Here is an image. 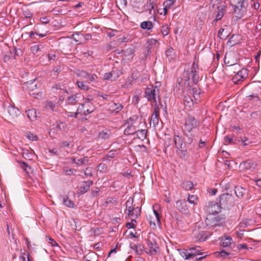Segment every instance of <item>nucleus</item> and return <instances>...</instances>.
<instances>
[{"instance_id": "obj_22", "label": "nucleus", "mask_w": 261, "mask_h": 261, "mask_svg": "<svg viewBox=\"0 0 261 261\" xmlns=\"http://www.w3.org/2000/svg\"><path fill=\"white\" fill-rule=\"evenodd\" d=\"M25 86L27 87L28 90V92L30 95H36L37 92L35 91L37 89V84L34 82H28L25 83Z\"/></svg>"}, {"instance_id": "obj_8", "label": "nucleus", "mask_w": 261, "mask_h": 261, "mask_svg": "<svg viewBox=\"0 0 261 261\" xmlns=\"http://www.w3.org/2000/svg\"><path fill=\"white\" fill-rule=\"evenodd\" d=\"M204 210L208 215L218 214L221 212V207L217 202L210 201L206 204Z\"/></svg>"}, {"instance_id": "obj_25", "label": "nucleus", "mask_w": 261, "mask_h": 261, "mask_svg": "<svg viewBox=\"0 0 261 261\" xmlns=\"http://www.w3.org/2000/svg\"><path fill=\"white\" fill-rule=\"evenodd\" d=\"M111 132L108 129H105L99 132L98 138L101 140H106L109 139L111 135Z\"/></svg>"}, {"instance_id": "obj_47", "label": "nucleus", "mask_w": 261, "mask_h": 261, "mask_svg": "<svg viewBox=\"0 0 261 261\" xmlns=\"http://www.w3.org/2000/svg\"><path fill=\"white\" fill-rule=\"evenodd\" d=\"M192 94L193 95V97H194L195 99L196 100L197 99L196 96L198 97L200 92L199 91V89L197 88H193L192 89Z\"/></svg>"}, {"instance_id": "obj_31", "label": "nucleus", "mask_w": 261, "mask_h": 261, "mask_svg": "<svg viewBox=\"0 0 261 261\" xmlns=\"http://www.w3.org/2000/svg\"><path fill=\"white\" fill-rule=\"evenodd\" d=\"M232 241V239L230 237H226L224 238H222L221 240V245L223 247H228L229 246Z\"/></svg>"}, {"instance_id": "obj_43", "label": "nucleus", "mask_w": 261, "mask_h": 261, "mask_svg": "<svg viewBox=\"0 0 261 261\" xmlns=\"http://www.w3.org/2000/svg\"><path fill=\"white\" fill-rule=\"evenodd\" d=\"M184 103L185 105L190 107L191 105L193 104V101L190 96H186L184 98Z\"/></svg>"}, {"instance_id": "obj_32", "label": "nucleus", "mask_w": 261, "mask_h": 261, "mask_svg": "<svg viewBox=\"0 0 261 261\" xmlns=\"http://www.w3.org/2000/svg\"><path fill=\"white\" fill-rule=\"evenodd\" d=\"M85 75L84 77L87 79L89 82H96L98 77L95 74H89L86 72H84Z\"/></svg>"}, {"instance_id": "obj_10", "label": "nucleus", "mask_w": 261, "mask_h": 261, "mask_svg": "<svg viewBox=\"0 0 261 261\" xmlns=\"http://www.w3.org/2000/svg\"><path fill=\"white\" fill-rule=\"evenodd\" d=\"M184 135L187 138L186 140V143L187 147L189 149V151L194 152L195 143L194 141L196 142V140L194 139L195 136L194 132H184Z\"/></svg>"}, {"instance_id": "obj_9", "label": "nucleus", "mask_w": 261, "mask_h": 261, "mask_svg": "<svg viewBox=\"0 0 261 261\" xmlns=\"http://www.w3.org/2000/svg\"><path fill=\"white\" fill-rule=\"evenodd\" d=\"M149 253L151 254H156L159 251V246L156 241V236L154 234H150L147 240Z\"/></svg>"}, {"instance_id": "obj_58", "label": "nucleus", "mask_w": 261, "mask_h": 261, "mask_svg": "<svg viewBox=\"0 0 261 261\" xmlns=\"http://www.w3.org/2000/svg\"><path fill=\"white\" fill-rule=\"evenodd\" d=\"M61 67L58 65L54 67L52 72H53L55 75H57L59 73L61 72Z\"/></svg>"}, {"instance_id": "obj_61", "label": "nucleus", "mask_w": 261, "mask_h": 261, "mask_svg": "<svg viewBox=\"0 0 261 261\" xmlns=\"http://www.w3.org/2000/svg\"><path fill=\"white\" fill-rule=\"evenodd\" d=\"M153 212L155 216V218L156 219L157 223L158 224H161V221H160V216L159 213L157 212V211L153 210Z\"/></svg>"}, {"instance_id": "obj_30", "label": "nucleus", "mask_w": 261, "mask_h": 261, "mask_svg": "<svg viewBox=\"0 0 261 261\" xmlns=\"http://www.w3.org/2000/svg\"><path fill=\"white\" fill-rule=\"evenodd\" d=\"M153 24L150 21H145L141 23L140 27L142 29L150 30L153 28Z\"/></svg>"}, {"instance_id": "obj_45", "label": "nucleus", "mask_w": 261, "mask_h": 261, "mask_svg": "<svg viewBox=\"0 0 261 261\" xmlns=\"http://www.w3.org/2000/svg\"><path fill=\"white\" fill-rule=\"evenodd\" d=\"M121 52L123 53L124 55L127 56L133 55L134 53V50L132 48H128L125 50H122Z\"/></svg>"}, {"instance_id": "obj_3", "label": "nucleus", "mask_w": 261, "mask_h": 261, "mask_svg": "<svg viewBox=\"0 0 261 261\" xmlns=\"http://www.w3.org/2000/svg\"><path fill=\"white\" fill-rule=\"evenodd\" d=\"M133 198H129L126 201L125 213L132 218H137L140 215L141 210L139 206L135 207V205H133Z\"/></svg>"}, {"instance_id": "obj_20", "label": "nucleus", "mask_w": 261, "mask_h": 261, "mask_svg": "<svg viewBox=\"0 0 261 261\" xmlns=\"http://www.w3.org/2000/svg\"><path fill=\"white\" fill-rule=\"evenodd\" d=\"M234 192L236 196L238 198H243L248 192V190L243 188L241 186H236L234 188Z\"/></svg>"}, {"instance_id": "obj_13", "label": "nucleus", "mask_w": 261, "mask_h": 261, "mask_svg": "<svg viewBox=\"0 0 261 261\" xmlns=\"http://www.w3.org/2000/svg\"><path fill=\"white\" fill-rule=\"evenodd\" d=\"M256 166V163L251 160H247L241 163L240 165V167L243 171L253 170Z\"/></svg>"}, {"instance_id": "obj_35", "label": "nucleus", "mask_w": 261, "mask_h": 261, "mask_svg": "<svg viewBox=\"0 0 261 261\" xmlns=\"http://www.w3.org/2000/svg\"><path fill=\"white\" fill-rule=\"evenodd\" d=\"M198 201V197L196 195H188V201L191 203L193 204H197Z\"/></svg>"}, {"instance_id": "obj_12", "label": "nucleus", "mask_w": 261, "mask_h": 261, "mask_svg": "<svg viewBox=\"0 0 261 261\" xmlns=\"http://www.w3.org/2000/svg\"><path fill=\"white\" fill-rule=\"evenodd\" d=\"M226 12V6L224 3H222L217 7V13L212 23L214 24V23H216L218 21L220 20Z\"/></svg>"}, {"instance_id": "obj_51", "label": "nucleus", "mask_w": 261, "mask_h": 261, "mask_svg": "<svg viewBox=\"0 0 261 261\" xmlns=\"http://www.w3.org/2000/svg\"><path fill=\"white\" fill-rule=\"evenodd\" d=\"M75 170L73 169H66L64 170V173L67 175H74Z\"/></svg>"}, {"instance_id": "obj_49", "label": "nucleus", "mask_w": 261, "mask_h": 261, "mask_svg": "<svg viewBox=\"0 0 261 261\" xmlns=\"http://www.w3.org/2000/svg\"><path fill=\"white\" fill-rule=\"evenodd\" d=\"M136 218H132V222L129 223H127L126 224V227L128 228H135L136 227V225L135 224V223H136Z\"/></svg>"}, {"instance_id": "obj_52", "label": "nucleus", "mask_w": 261, "mask_h": 261, "mask_svg": "<svg viewBox=\"0 0 261 261\" xmlns=\"http://www.w3.org/2000/svg\"><path fill=\"white\" fill-rule=\"evenodd\" d=\"M161 33L164 36H167L169 34L168 27L167 25H164L161 28Z\"/></svg>"}, {"instance_id": "obj_59", "label": "nucleus", "mask_w": 261, "mask_h": 261, "mask_svg": "<svg viewBox=\"0 0 261 261\" xmlns=\"http://www.w3.org/2000/svg\"><path fill=\"white\" fill-rule=\"evenodd\" d=\"M100 192V189L99 188H95V189L92 190L91 191V194L92 196L96 197L98 196L99 193Z\"/></svg>"}, {"instance_id": "obj_39", "label": "nucleus", "mask_w": 261, "mask_h": 261, "mask_svg": "<svg viewBox=\"0 0 261 261\" xmlns=\"http://www.w3.org/2000/svg\"><path fill=\"white\" fill-rule=\"evenodd\" d=\"M192 254H193L192 253V250L190 251H190H189V250H185L181 253L182 256L183 257H185L186 259H188L192 258Z\"/></svg>"}, {"instance_id": "obj_23", "label": "nucleus", "mask_w": 261, "mask_h": 261, "mask_svg": "<svg viewBox=\"0 0 261 261\" xmlns=\"http://www.w3.org/2000/svg\"><path fill=\"white\" fill-rule=\"evenodd\" d=\"M7 111L10 116L12 118H15L19 114V110L18 109L11 105H9L8 106Z\"/></svg>"}, {"instance_id": "obj_55", "label": "nucleus", "mask_w": 261, "mask_h": 261, "mask_svg": "<svg viewBox=\"0 0 261 261\" xmlns=\"http://www.w3.org/2000/svg\"><path fill=\"white\" fill-rule=\"evenodd\" d=\"M84 174L86 177H91L92 176V169L91 168H87L85 169Z\"/></svg>"}, {"instance_id": "obj_56", "label": "nucleus", "mask_w": 261, "mask_h": 261, "mask_svg": "<svg viewBox=\"0 0 261 261\" xmlns=\"http://www.w3.org/2000/svg\"><path fill=\"white\" fill-rule=\"evenodd\" d=\"M137 119V117L136 116H133L132 117H130L128 119L126 120V124H131L134 125V123L135 121Z\"/></svg>"}, {"instance_id": "obj_48", "label": "nucleus", "mask_w": 261, "mask_h": 261, "mask_svg": "<svg viewBox=\"0 0 261 261\" xmlns=\"http://www.w3.org/2000/svg\"><path fill=\"white\" fill-rule=\"evenodd\" d=\"M35 34H36L40 37H44L46 36V34H38L37 32L32 31L30 33V37L33 39H36V37H35Z\"/></svg>"}, {"instance_id": "obj_2", "label": "nucleus", "mask_w": 261, "mask_h": 261, "mask_svg": "<svg viewBox=\"0 0 261 261\" xmlns=\"http://www.w3.org/2000/svg\"><path fill=\"white\" fill-rule=\"evenodd\" d=\"M184 132H195L200 126L199 122L192 115H188L185 118Z\"/></svg>"}, {"instance_id": "obj_16", "label": "nucleus", "mask_w": 261, "mask_h": 261, "mask_svg": "<svg viewBox=\"0 0 261 261\" xmlns=\"http://www.w3.org/2000/svg\"><path fill=\"white\" fill-rule=\"evenodd\" d=\"M192 258H195V259L196 260H201L202 259L205 258L206 255L201 256L200 257H197V255H202L200 251V247L198 246H196L195 247H191L189 248V251H192Z\"/></svg>"}, {"instance_id": "obj_46", "label": "nucleus", "mask_w": 261, "mask_h": 261, "mask_svg": "<svg viewBox=\"0 0 261 261\" xmlns=\"http://www.w3.org/2000/svg\"><path fill=\"white\" fill-rule=\"evenodd\" d=\"M46 107L47 108H49L52 111H56V104L54 103V102H51V101H48L47 102V104H46Z\"/></svg>"}, {"instance_id": "obj_33", "label": "nucleus", "mask_w": 261, "mask_h": 261, "mask_svg": "<svg viewBox=\"0 0 261 261\" xmlns=\"http://www.w3.org/2000/svg\"><path fill=\"white\" fill-rule=\"evenodd\" d=\"M77 96L76 95H73L68 96L67 98V102L69 105H75L77 103L78 100L77 99Z\"/></svg>"}, {"instance_id": "obj_34", "label": "nucleus", "mask_w": 261, "mask_h": 261, "mask_svg": "<svg viewBox=\"0 0 261 261\" xmlns=\"http://www.w3.org/2000/svg\"><path fill=\"white\" fill-rule=\"evenodd\" d=\"M43 48V46L41 44H38L34 45L31 47V51L34 54H37L39 51L41 50Z\"/></svg>"}, {"instance_id": "obj_4", "label": "nucleus", "mask_w": 261, "mask_h": 261, "mask_svg": "<svg viewBox=\"0 0 261 261\" xmlns=\"http://www.w3.org/2000/svg\"><path fill=\"white\" fill-rule=\"evenodd\" d=\"M226 217L224 215L211 214L207 215L205 223L207 226H220L225 222Z\"/></svg>"}, {"instance_id": "obj_18", "label": "nucleus", "mask_w": 261, "mask_h": 261, "mask_svg": "<svg viewBox=\"0 0 261 261\" xmlns=\"http://www.w3.org/2000/svg\"><path fill=\"white\" fill-rule=\"evenodd\" d=\"M177 208L182 213L188 214L189 212L185 200H179L176 202Z\"/></svg>"}, {"instance_id": "obj_26", "label": "nucleus", "mask_w": 261, "mask_h": 261, "mask_svg": "<svg viewBox=\"0 0 261 261\" xmlns=\"http://www.w3.org/2000/svg\"><path fill=\"white\" fill-rule=\"evenodd\" d=\"M147 132V129H138L136 131L135 135H136L137 138L141 140H144L146 138Z\"/></svg>"}, {"instance_id": "obj_41", "label": "nucleus", "mask_w": 261, "mask_h": 261, "mask_svg": "<svg viewBox=\"0 0 261 261\" xmlns=\"http://www.w3.org/2000/svg\"><path fill=\"white\" fill-rule=\"evenodd\" d=\"M250 221H251V220L243 219L239 225L240 228H245L246 226L250 224Z\"/></svg>"}, {"instance_id": "obj_42", "label": "nucleus", "mask_w": 261, "mask_h": 261, "mask_svg": "<svg viewBox=\"0 0 261 261\" xmlns=\"http://www.w3.org/2000/svg\"><path fill=\"white\" fill-rule=\"evenodd\" d=\"M66 126L65 123L63 122H60L57 123L55 127L53 128L54 129H56L57 131L63 130Z\"/></svg>"}, {"instance_id": "obj_54", "label": "nucleus", "mask_w": 261, "mask_h": 261, "mask_svg": "<svg viewBox=\"0 0 261 261\" xmlns=\"http://www.w3.org/2000/svg\"><path fill=\"white\" fill-rule=\"evenodd\" d=\"M98 168L100 172H105L107 170V166L104 163H100L98 165Z\"/></svg>"}, {"instance_id": "obj_44", "label": "nucleus", "mask_w": 261, "mask_h": 261, "mask_svg": "<svg viewBox=\"0 0 261 261\" xmlns=\"http://www.w3.org/2000/svg\"><path fill=\"white\" fill-rule=\"evenodd\" d=\"M224 143L225 144H234L236 143L235 141L233 140L232 138L229 136H226L224 137Z\"/></svg>"}, {"instance_id": "obj_63", "label": "nucleus", "mask_w": 261, "mask_h": 261, "mask_svg": "<svg viewBox=\"0 0 261 261\" xmlns=\"http://www.w3.org/2000/svg\"><path fill=\"white\" fill-rule=\"evenodd\" d=\"M117 31L116 30H110V32H107L108 36L110 37H113L115 35L116 33H117Z\"/></svg>"}, {"instance_id": "obj_27", "label": "nucleus", "mask_w": 261, "mask_h": 261, "mask_svg": "<svg viewBox=\"0 0 261 261\" xmlns=\"http://www.w3.org/2000/svg\"><path fill=\"white\" fill-rule=\"evenodd\" d=\"M25 112L28 118L31 121H34L36 119L37 115L35 109H32L26 111Z\"/></svg>"}, {"instance_id": "obj_53", "label": "nucleus", "mask_w": 261, "mask_h": 261, "mask_svg": "<svg viewBox=\"0 0 261 261\" xmlns=\"http://www.w3.org/2000/svg\"><path fill=\"white\" fill-rule=\"evenodd\" d=\"M105 203L106 204H112L115 205L117 202L114 198H108L107 199Z\"/></svg>"}, {"instance_id": "obj_57", "label": "nucleus", "mask_w": 261, "mask_h": 261, "mask_svg": "<svg viewBox=\"0 0 261 261\" xmlns=\"http://www.w3.org/2000/svg\"><path fill=\"white\" fill-rule=\"evenodd\" d=\"M27 137L28 139L32 141H35L37 140V136L36 135H34V134L29 133L27 134Z\"/></svg>"}, {"instance_id": "obj_21", "label": "nucleus", "mask_w": 261, "mask_h": 261, "mask_svg": "<svg viewBox=\"0 0 261 261\" xmlns=\"http://www.w3.org/2000/svg\"><path fill=\"white\" fill-rule=\"evenodd\" d=\"M92 185L93 181L91 180L83 182L79 189L81 194H85L88 191Z\"/></svg>"}, {"instance_id": "obj_19", "label": "nucleus", "mask_w": 261, "mask_h": 261, "mask_svg": "<svg viewBox=\"0 0 261 261\" xmlns=\"http://www.w3.org/2000/svg\"><path fill=\"white\" fill-rule=\"evenodd\" d=\"M153 113L151 117V122L155 126L159 122V118L160 116V109L158 104H154Z\"/></svg>"}, {"instance_id": "obj_6", "label": "nucleus", "mask_w": 261, "mask_h": 261, "mask_svg": "<svg viewBox=\"0 0 261 261\" xmlns=\"http://www.w3.org/2000/svg\"><path fill=\"white\" fill-rule=\"evenodd\" d=\"M192 234L195 241L204 242L212 234V233L210 231H204L200 228L198 227L193 230Z\"/></svg>"}, {"instance_id": "obj_40", "label": "nucleus", "mask_w": 261, "mask_h": 261, "mask_svg": "<svg viewBox=\"0 0 261 261\" xmlns=\"http://www.w3.org/2000/svg\"><path fill=\"white\" fill-rule=\"evenodd\" d=\"M88 160L87 157L85 156L83 158L81 159H77V161L76 164L78 166H81L84 164H88Z\"/></svg>"}, {"instance_id": "obj_62", "label": "nucleus", "mask_w": 261, "mask_h": 261, "mask_svg": "<svg viewBox=\"0 0 261 261\" xmlns=\"http://www.w3.org/2000/svg\"><path fill=\"white\" fill-rule=\"evenodd\" d=\"M216 253L220 254L221 257H223L224 258L226 257L229 254V253L226 252L225 250H222L221 252H216Z\"/></svg>"}, {"instance_id": "obj_36", "label": "nucleus", "mask_w": 261, "mask_h": 261, "mask_svg": "<svg viewBox=\"0 0 261 261\" xmlns=\"http://www.w3.org/2000/svg\"><path fill=\"white\" fill-rule=\"evenodd\" d=\"M76 84L77 85V86L79 88L83 90H89V86L86 84V82L83 81H77Z\"/></svg>"}, {"instance_id": "obj_7", "label": "nucleus", "mask_w": 261, "mask_h": 261, "mask_svg": "<svg viewBox=\"0 0 261 261\" xmlns=\"http://www.w3.org/2000/svg\"><path fill=\"white\" fill-rule=\"evenodd\" d=\"M233 198L231 194L225 193L221 195L219 197V205L221 207L228 208L229 206L233 205Z\"/></svg>"}, {"instance_id": "obj_1", "label": "nucleus", "mask_w": 261, "mask_h": 261, "mask_svg": "<svg viewBox=\"0 0 261 261\" xmlns=\"http://www.w3.org/2000/svg\"><path fill=\"white\" fill-rule=\"evenodd\" d=\"M198 72L199 68L198 63L194 61L190 69L184 70L183 76L186 81H189L191 75L193 83L196 84L199 79Z\"/></svg>"}, {"instance_id": "obj_24", "label": "nucleus", "mask_w": 261, "mask_h": 261, "mask_svg": "<svg viewBox=\"0 0 261 261\" xmlns=\"http://www.w3.org/2000/svg\"><path fill=\"white\" fill-rule=\"evenodd\" d=\"M127 126L124 129V133L126 135H134L136 133V128L134 125L127 124Z\"/></svg>"}, {"instance_id": "obj_38", "label": "nucleus", "mask_w": 261, "mask_h": 261, "mask_svg": "<svg viewBox=\"0 0 261 261\" xmlns=\"http://www.w3.org/2000/svg\"><path fill=\"white\" fill-rule=\"evenodd\" d=\"M63 203L67 207H73L74 205V203L73 201L69 199V198L66 196L64 197L63 199Z\"/></svg>"}, {"instance_id": "obj_15", "label": "nucleus", "mask_w": 261, "mask_h": 261, "mask_svg": "<svg viewBox=\"0 0 261 261\" xmlns=\"http://www.w3.org/2000/svg\"><path fill=\"white\" fill-rule=\"evenodd\" d=\"M244 0H229L230 5L233 7L234 12L240 13L241 8L243 7Z\"/></svg>"}, {"instance_id": "obj_60", "label": "nucleus", "mask_w": 261, "mask_h": 261, "mask_svg": "<svg viewBox=\"0 0 261 261\" xmlns=\"http://www.w3.org/2000/svg\"><path fill=\"white\" fill-rule=\"evenodd\" d=\"M98 95V96L101 97L105 100H109L111 98V96L109 95H107V94L99 93Z\"/></svg>"}, {"instance_id": "obj_11", "label": "nucleus", "mask_w": 261, "mask_h": 261, "mask_svg": "<svg viewBox=\"0 0 261 261\" xmlns=\"http://www.w3.org/2000/svg\"><path fill=\"white\" fill-rule=\"evenodd\" d=\"M248 75V70L242 68L238 71L232 78V81L234 84H238L240 81H243Z\"/></svg>"}, {"instance_id": "obj_17", "label": "nucleus", "mask_w": 261, "mask_h": 261, "mask_svg": "<svg viewBox=\"0 0 261 261\" xmlns=\"http://www.w3.org/2000/svg\"><path fill=\"white\" fill-rule=\"evenodd\" d=\"M177 148V154L181 159L186 160L188 156V150L186 146L185 143L176 146Z\"/></svg>"}, {"instance_id": "obj_14", "label": "nucleus", "mask_w": 261, "mask_h": 261, "mask_svg": "<svg viewBox=\"0 0 261 261\" xmlns=\"http://www.w3.org/2000/svg\"><path fill=\"white\" fill-rule=\"evenodd\" d=\"M108 106V110L111 113L117 114L123 108V106L121 103H115L114 102L109 103Z\"/></svg>"}, {"instance_id": "obj_29", "label": "nucleus", "mask_w": 261, "mask_h": 261, "mask_svg": "<svg viewBox=\"0 0 261 261\" xmlns=\"http://www.w3.org/2000/svg\"><path fill=\"white\" fill-rule=\"evenodd\" d=\"M181 187L185 190L188 191L192 190L193 189L194 185L193 182L191 181H185L182 183Z\"/></svg>"}, {"instance_id": "obj_37", "label": "nucleus", "mask_w": 261, "mask_h": 261, "mask_svg": "<svg viewBox=\"0 0 261 261\" xmlns=\"http://www.w3.org/2000/svg\"><path fill=\"white\" fill-rule=\"evenodd\" d=\"M146 10L148 11L150 14H151V11L154 9V0H148L146 5Z\"/></svg>"}, {"instance_id": "obj_64", "label": "nucleus", "mask_w": 261, "mask_h": 261, "mask_svg": "<svg viewBox=\"0 0 261 261\" xmlns=\"http://www.w3.org/2000/svg\"><path fill=\"white\" fill-rule=\"evenodd\" d=\"M47 57L49 61L55 60L56 58V55L55 54H48Z\"/></svg>"}, {"instance_id": "obj_5", "label": "nucleus", "mask_w": 261, "mask_h": 261, "mask_svg": "<svg viewBox=\"0 0 261 261\" xmlns=\"http://www.w3.org/2000/svg\"><path fill=\"white\" fill-rule=\"evenodd\" d=\"M160 90L157 87L151 86L150 87H147L145 90V97L153 104H158L156 98L160 101L159 96Z\"/></svg>"}, {"instance_id": "obj_28", "label": "nucleus", "mask_w": 261, "mask_h": 261, "mask_svg": "<svg viewBox=\"0 0 261 261\" xmlns=\"http://www.w3.org/2000/svg\"><path fill=\"white\" fill-rule=\"evenodd\" d=\"M174 142L176 147L185 143L182 137L176 134L174 135Z\"/></svg>"}, {"instance_id": "obj_50", "label": "nucleus", "mask_w": 261, "mask_h": 261, "mask_svg": "<svg viewBox=\"0 0 261 261\" xmlns=\"http://www.w3.org/2000/svg\"><path fill=\"white\" fill-rule=\"evenodd\" d=\"M174 3V0H167L165 2H164L163 5L164 7H166L168 8H170L171 6L173 5Z\"/></svg>"}]
</instances>
